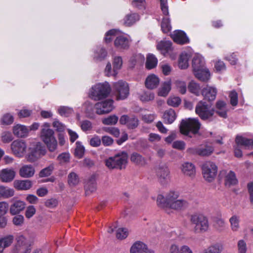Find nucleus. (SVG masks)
Here are the masks:
<instances>
[{"instance_id":"f257e3e1","label":"nucleus","mask_w":253,"mask_h":253,"mask_svg":"<svg viewBox=\"0 0 253 253\" xmlns=\"http://www.w3.org/2000/svg\"><path fill=\"white\" fill-rule=\"evenodd\" d=\"M179 196L178 192L175 191H170L165 196L159 194L157 198V205L159 208L166 211L182 210L188 207V203L186 200L177 199Z\"/></svg>"},{"instance_id":"f03ea898","label":"nucleus","mask_w":253,"mask_h":253,"mask_svg":"<svg viewBox=\"0 0 253 253\" xmlns=\"http://www.w3.org/2000/svg\"><path fill=\"white\" fill-rule=\"evenodd\" d=\"M41 132V138L46 145L49 151L54 152L57 147V141L54 136V131L49 128L48 123H44Z\"/></svg>"},{"instance_id":"7ed1b4c3","label":"nucleus","mask_w":253,"mask_h":253,"mask_svg":"<svg viewBox=\"0 0 253 253\" xmlns=\"http://www.w3.org/2000/svg\"><path fill=\"white\" fill-rule=\"evenodd\" d=\"M195 113L204 121L212 122L215 118L214 109L211 108V105L202 100L199 101L197 104Z\"/></svg>"},{"instance_id":"20e7f679","label":"nucleus","mask_w":253,"mask_h":253,"mask_svg":"<svg viewBox=\"0 0 253 253\" xmlns=\"http://www.w3.org/2000/svg\"><path fill=\"white\" fill-rule=\"evenodd\" d=\"M111 90L110 85L108 83H98L92 86L89 96L94 100H100L107 98Z\"/></svg>"},{"instance_id":"39448f33","label":"nucleus","mask_w":253,"mask_h":253,"mask_svg":"<svg viewBox=\"0 0 253 253\" xmlns=\"http://www.w3.org/2000/svg\"><path fill=\"white\" fill-rule=\"evenodd\" d=\"M128 156L126 153L122 152L109 157L105 161L106 166L110 169H125L127 163Z\"/></svg>"},{"instance_id":"423d86ee","label":"nucleus","mask_w":253,"mask_h":253,"mask_svg":"<svg viewBox=\"0 0 253 253\" xmlns=\"http://www.w3.org/2000/svg\"><path fill=\"white\" fill-rule=\"evenodd\" d=\"M201 123L197 119L189 118L182 120L179 126L180 132L186 136H189V133L197 134L201 127Z\"/></svg>"},{"instance_id":"0eeeda50","label":"nucleus","mask_w":253,"mask_h":253,"mask_svg":"<svg viewBox=\"0 0 253 253\" xmlns=\"http://www.w3.org/2000/svg\"><path fill=\"white\" fill-rule=\"evenodd\" d=\"M190 220L195 225L194 231L196 233H202L207 231L209 227L207 217L202 214L194 213L190 215Z\"/></svg>"},{"instance_id":"6e6552de","label":"nucleus","mask_w":253,"mask_h":253,"mask_svg":"<svg viewBox=\"0 0 253 253\" xmlns=\"http://www.w3.org/2000/svg\"><path fill=\"white\" fill-rule=\"evenodd\" d=\"M202 174L205 179L208 182H212L215 178L217 172V167L211 161L205 162L201 167Z\"/></svg>"},{"instance_id":"1a4fd4ad","label":"nucleus","mask_w":253,"mask_h":253,"mask_svg":"<svg viewBox=\"0 0 253 253\" xmlns=\"http://www.w3.org/2000/svg\"><path fill=\"white\" fill-rule=\"evenodd\" d=\"M113 88L116 95L117 100H124L129 94V86L127 83L123 81H119L115 83Z\"/></svg>"},{"instance_id":"9d476101","label":"nucleus","mask_w":253,"mask_h":253,"mask_svg":"<svg viewBox=\"0 0 253 253\" xmlns=\"http://www.w3.org/2000/svg\"><path fill=\"white\" fill-rule=\"evenodd\" d=\"M46 152V150L44 146L41 142H38L33 148H31L27 155V161L29 162H34L41 156H44Z\"/></svg>"},{"instance_id":"9b49d317","label":"nucleus","mask_w":253,"mask_h":253,"mask_svg":"<svg viewBox=\"0 0 253 253\" xmlns=\"http://www.w3.org/2000/svg\"><path fill=\"white\" fill-rule=\"evenodd\" d=\"M160 2L161 10L164 15L165 16V17L163 18L161 23V28L164 33H167L169 32L171 29L170 20L169 17V12L167 4V0H160Z\"/></svg>"},{"instance_id":"f8f14e48","label":"nucleus","mask_w":253,"mask_h":253,"mask_svg":"<svg viewBox=\"0 0 253 253\" xmlns=\"http://www.w3.org/2000/svg\"><path fill=\"white\" fill-rule=\"evenodd\" d=\"M113 103L114 101L111 99L96 103L94 105L96 113L98 115L109 113L114 108Z\"/></svg>"},{"instance_id":"ddd939ff","label":"nucleus","mask_w":253,"mask_h":253,"mask_svg":"<svg viewBox=\"0 0 253 253\" xmlns=\"http://www.w3.org/2000/svg\"><path fill=\"white\" fill-rule=\"evenodd\" d=\"M119 122L121 125H126L128 129H135L139 125L138 119L133 115H123L120 117Z\"/></svg>"},{"instance_id":"4468645a","label":"nucleus","mask_w":253,"mask_h":253,"mask_svg":"<svg viewBox=\"0 0 253 253\" xmlns=\"http://www.w3.org/2000/svg\"><path fill=\"white\" fill-rule=\"evenodd\" d=\"M26 144L25 141L22 140H16L13 141L11 148L13 153L18 157H22L26 149Z\"/></svg>"},{"instance_id":"2eb2a0df","label":"nucleus","mask_w":253,"mask_h":253,"mask_svg":"<svg viewBox=\"0 0 253 253\" xmlns=\"http://www.w3.org/2000/svg\"><path fill=\"white\" fill-rule=\"evenodd\" d=\"M156 175L159 182L165 184L169 177V170L166 165H160L156 170Z\"/></svg>"},{"instance_id":"dca6fc26","label":"nucleus","mask_w":253,"mask_h":253,"mask_svg":"<svg viewBox=\"0 0 253 253\" xmlns=\"http://www.w3.org/2000/svg\"><path fill=\"white\" fill-rule=\"evenodd\" d=\"M173 41L180 44H186L189 42V39L185 33L181 30H175L170 35Z\"/></svg>"},{"instance_id":"f3484780","label":"nucleus","mask_w":253,"mask_h":253,"mask_svg":"<svg viewBox=\"0 0 253 253\" xmlns=\"http://www.w3.org/2000/svg\"><path fill=\"white\" fill-rule=\"evenodd\" d=\"M201 93L205 100L212 101L215 100L217 94V89L215 87L207 85L203 88Z\"/></svg>"},{"instance_id":"a211bd4d","label":"nucleus","mask_w":253,"mask_h":253,"mask_svg":"<svg viewBox=\"0 0 253 253\" xmlns=\"http://www.w3.org/2000/svg\"><path fill=\"white\" fill-rule=\"evenodd\" d=\"M130 252V253H154L153 251L148 250L146 245L140 241L132 246Z\"/></svg>"},{"instance_id":"6ab92c4d","label":"nucleus","mask_w":253,"mask_h":253,"mask_svg":"<svg viewBox=\"0 0 253 253\" xmlns=\"http://www.w3.org/2000/svg\"><path fill=\"white\" fill-rule=\"evenodd\" d=\"M131 40L129 36L123 35L118 36L114 41L115 45L118 47H126L130 46Z\"/></svg>"},{"instance_id":"aec40b11","label":"nucleus","mask_w":253,"mask_h":253,"mask_svg":"<svg viewBox=\"0 0 253 253\" xmlns=\"http://www.w3.org/2000/svg\"><path fill=\"white\" fill-rule=\"evenodd\" d=\"M192 68L193 72L206 68L204 57L199 54L194 56L192 60Z\"/></svg>"},{"instance_id":"412c9836","label":"nucleus","mask_w":253,"mask_h":253,"mask_svg":"<svg viewBox=\"0 0 253 253\" xmlns=\"http://www.w3.org/2000/svg\"><path fill=\"white\" fill-rule=\"evenodd\" d=\"M159 83V78L154 74H151L146 79L145 84L147 88L153 89L158 86Z\"/></svg>"},{"instance_id":"4be33fe9","label":"nucleus","mask_w":253,"mask_h":253,"mask_svg":"<svg viewBox=\"0 0 253 253\" xmlns=\"http://www.w3.org/2000/svg\"><path fill=\"white\" fill-rule=\"evenodd\" d=\"M15 175L14 171L12 169H3L0 173V179L2 182H10L14 179Z\"/></svg>"},{"instance_id":"5701e85b","label":"nucleus","mask_w":253,"mask_h":253,"mask_svg":"<svg viewBox=\"0 0 253 253\" xmlns=\"http://www.w3.org/2000/svg\"><path fill=\"white\" fill-rule=\"evenodd\" d=\"M25 208V203L21 201H15L10 206L9 211L11 214L16 215L20 212Z\"/></svg>"},{"instance_id":"b1692460","label":"nucleus","mask_w":253,"mask_h":253,"mask_svg":"<svg viewBox=\"0 0 253 253\" xmlns=\"http://www.w3.org/2000/svg\"><path fill=\"white\" fill-rule=\"evenodd\" d=\"M35 172V169L32 165H24L20 169L19 174L22 177L29 178L34 175Z\"/></svg>"},{"instance_id":"393cba45","label":"nucleus","mask_w":253,"mask_h":253,"mask_svg":"<svg viewBox=\"0 0 253 253\" xmlns=\"http://www.w3.org/2000/svg\"><path fill=\"white\" fill-rule=\"evenodd\" d=\"M32 243L27 240L23 235L18 236L16 238V243L15 245L14 252L20 251L21 249Z\"/></svg>"},{"instance_id":"a878e982","label":"nucleus","mask_w":253,"mask_h":253,"mask_svg":"<svg viewBox=\"0 0 253 253\" xmlns=\"http://www.w3.org/2000/svg\"><path fill=\"white\" fill-rule=\"evenodd\" d=\"M226 106V103L221 100L217 101L215 104V107L217 109L215 111L216 113L223 118H226L227 117Z\"/></svg>"},{"instance_id":"bb28decb","label":"nucleus","mask_w":253,"mask_h":253,"mask_svg":"<svg viewBox=\"0 0 253 253\" xmlns=\"http://www.w3.org/2000/svg\"><path fill=\"white\" fill-rule=\"evenodd\" d=\"M28 129L25 126L16 125L13 128V132L15 135L18 137H25L28 134Z\"/></svg>"},{"instance_id":"cd10ccee","label":"nucleus","mask_w":253,"mask_h":253,"mask_svg":"<svg viewBox=\"0 0 253 253\" xmlns=\"http://www.w3.org/2000/svg\"><path fill=\"white\" fill-rule=\"evenodd\" d=\"M14 185L17 190H27L31 188L32 183L30 180H17L14 182Z\"/></svg>"},{"instance_id":"c85d7f7f","label":"nucleus","mask_w":253,"mask_h":253,"mask_svg":"<svg viewBox=\"0 0 253 253\" xmlns=\"http://www.w3.org/2000/svg\"><path fill=\"white\" fill-rule=\"evenodd\" d=\"M194 74L198 80L204 82L208 81L211 77L210 72L207 68L195 71L194 72Z\"/></svg>"},{"instance_id":"c756f323","label":"nucleus","mask_w":253,"mask_h":253,"mask_svg":"<svg viewBox=\"0 0 253 253\" xmlns=\"http://www.w3.org/2000/svg\"><path fill=\"white\" fill-rule=\"evenodd\" d=\"M176 115L174 110L169 109L166 110L163 115L164 121L165 124H171L176 119Z\"/></svg>"},{"instance_id":"7c9ffc66","label":"nucleus","mask_w":253,"mask_h":253,"mask_svg":"<svg viewBox=\"0 0 253 253\" xmlns=\"http://www.w3.org/2000/svg\"><path fill=\"white\" fill-rule=\"evenodd\" d=\"M236 143L238 146H243L246 148H250L253 146L252 139L247 138L242 136L237 135L235 139Z\"/></svg>"},{"instance_id":"2f4dec72","label":"nucleus","mask_w":253,"mask_h":253,"mask_svg":"<svg viewBox=\"0 0 253 253\" xmlns=\"http://www.w3.org/2000/svg\"><path fill=\"white\" fill-rule=\"evenodd\" d=\"M84 188L86 195H88L96 190V183L94 176L92 175L90 177L85 184Z\"/></svg>"},{"instance_id":"473e14b6","label":"nucleus","mask_w":253,"mask_h":253,"mask_svg":"<svg viewBox=\"0 0 253 253\" xmlns=\"http://www.w3.org/2000/svg\"><path fill=\"white\" fill-rule=\"evenodd\" d=\"M130 159L132 163L138 166H142L146 164L145 158L136 152L131 154Z\"/></svg>"},{"instance_id":"72a5a7b5","label":"nucleus","mask_w":253,"mask_h":253,"mask_svg":"<svg viewBox=\"0 0 253 253\" xmlns=\"http://www.w3.org/2000/svg\"><path fill=\"white\" fill-rule=\"evenodd\" d=\"M182 170L185 175L193 176L195 175L196 170L195 166L191 163H185L182 165Z\"/></svg>"},{"instance_id":"f704fd0d","label":"nucleus","mask_w":253,"mask_h":253,"mask_svg":"<svg viewBox=\"0 0 253 253\" xmlns=\"http://www.w3.org/2000/svg\"><path fill=\"white\" fill-rule=\"evenodd\" d=\"M139 16L136 13L127 14L124 19V23L125 25L129 26L139 20Z\"/></svg>"},{"instance_id":"c9c22d12","label":"nucleus","mask_w":253,"mask_h":253,"mask_svg":"<svg viewBox=\"0 0 253 253\" xmlns=\"http://www.w3.org/2000/svg\"><path fill=\"white\" fill-rule=\"evenodd\" d=\"M158 63L157 59L153 54H148L146 58L145 67L148 70L154 68Z\"/></svg>"},{"instance_id":"e433bc0d","label":"nucleus","mask_w":253,"mask_h":253,"mask_svg":"<svg viewBox=\"0 0 253 253\" xmlns=\"http://www.w3.org/2000/svg\"><path fill=\"white\" fill-rule=\"evenodd\" d=\"M171 89L170 81L165 82L159 89L158 95L160 96H166Z\"/></svg>"},{"instance_id":"4c0bfd02","label":"nucleus","mask_w":253,"mask_h":253,"mask_svg":"<svg viewBox=\"0 0 253 253\" xmlns=\"http://www.w3.org/2000/svg\"><path fill=\"white\" fill-rule=\"evenodd\" d=\"M160 50L162 54L166 57H169L172 60L176 59L177 55V52L174 48H158Z\"/></svg>"},{"instance_id":"58836bf2","label":"nucleus","mask_w":253,"mask_h":253,"mask_svg":"<svg viewBox=\"0 0 253 253\" xmlns=\"http://www.w3.org/2000/svg\"><path fill=\"white\" fill-rule=\"evenodd\" d=\"M238 180L236 178V175L233 171H230L226 175L225 178V184L226 185L230 186L231 185H235L237 183Z\"/></svg>"},{"instance_id":"ea45409f","label":"nucleus","mask_w":253,"mask_h":253,"mask_svg":"<svg viewBox=\"0 0 253 253\" xmlns=\"http://www.w3.org/2000/svg\"><path fill=\"white\" fill-rule=\"evenodd\" d=\"M188 54L182 53L180 54L178 60V66L181 69H186L188 67Z\"/></svg>"},{"instance_id":"a19ab883","label":"nucleus","mask_w":253,"mask_h":253,"mask_svg":"<svg viewBox=\"0 0 253 253\" xmlns=\"http://www.w3.org/2000/svg\"><path fill=\"white\" fill-rule=\"evenodd\" d=\"M188 89L189 91L196 96H199L201 93V88L200 85L194 82H191L188 85Z\"/></svg>"},{"instance_id":"79ce46f5","label":"nucleus","mask_w":253,"mask_h":253,"mask_svg":"<svg viewBox=\"0 0 253 253\" xmlns=\"http://www.w3.org/2000/svg\"><path fill=\"white\" fill-rule=\"evenodd\" d=\"M214 151V148L212 146L206 145L204 147H200L199 156L202 157L209 156Z\"/></svg>"},{"instance_id":"37998d69","label":"nucleus","mask_w":253,"mask_h":253,"mask_svg":"<svg viewBox=\"0 0 253 253\" xmlns=\"http://www.w3.org/2000/svg\"><path fill=\"white\" fill-rule=\"evenodd\" d=\"M14 240V237L9 235L0 239V245L2 246L3 249L11 245Z\"/></svg>"},{"instance_id":"c03bdc74","label":"nucleus","mask_w":253,"mask_h":253,"mask_svg":"<svg viewBox=\"0 0 253 253\" xmlns=\"http://www.w3.org/2000/svg\"><path fill=\"white\" fill-rule=\"evenodd\" d=\"M107 55V52L105 48H97L94 52V58L96 60L102 61L104 60Z\"/></svg>"},{"instance_id":"a18cd8bd","label":"nucleus","mask_w":253,"mask_h":253,"mask_svg":"<svg viewBox=\"0 0 253 253\" xmlns=\"http://www.w3.org/2000/svg\"><path fill=\"white\" fill-rule=\"evenodd\" d=\"M14 191L12 189L7 188L4 186H0V198H9L14 195Z\"/></svg>"},{"instance_id":"49530a36","label":"nucleus","mask_w":253,"mask_h":253,"mask_svg":"<svg viewBox=\"0 0 253 253\" xmlns=\"http://www.w3.org/2000/svg\"><path fill=\"white\" fill-rule=\"evenodd\" d=\"M119 31L116 29H111L107 32L105 35L104 41L106 43L110 42L118 34Z\"/></svg>"},{"instance_id":"de8ad7c7","label":"nucleus","mask_w":253,"mask_h":253,"mask_svg":"<svg viewBox=\"0 0 253 253\" xmlns=\"http://www.w3.org/2000/svg\"><path fill=\"white\" fill-rule=\"evenodd\" d=\"M222 250V246L219 244H215L205 249L203 253H220Z\"/></svg>"},{"instance_id":"09e8293b","label":"nucleus","mask_w":253,"mask_h":253,"mask_svg":"<svg viewBox=\"0 0 253 253\" xmlns=\"http://www.w3.org/2000/svg\"><path fill=\"white\" fill-rule=\"evenodd\" d=\"M70 155L69 153L63 152L59 154L57 157V160L60 165H63L69 162Z\"/></svg>"},{"instance_id":"8fccbe9b","label":"nucleus","mask_w":253,"mask_h":253,"mask_svg":"<svg viewBox=\"0 0 253 253\" xmlns=\"http://www.w3.org/2000/svg\"><path fill=\"white\" fill-rule=\"evenodd\" d=\"M68 183L70 186H75L79 182L78 175L74 172H70L68 176Z\"/></svg>"},{"instance_id":"3c124183","label":"nucleus","mask_w":253,"mask_h":253,"mask_svg":"<svg viewBox=\"0 0 253 253\" xmlns=\"http://www.w3.org/2000/svg\"><path fill=\"white\" fill-rule=\"evenodd\" d=\"M118 121V117L115 115H110L102 120V123L105 125H114Z\"/></svg>"},{"instance_id":"603ef678","label":"nucleus","mask_w":253,"mask_h":253,"mask_svg":"<svg viewBox=\"0 0 253 253\" xmlns=\"http://www.w3.org/2000/svg\"><path fill=\"white\" fill-rule=\"evenodd\" d=\"M58 112L61 116L67 117L72 114L73 110L68 107L62 106L58 109Z\"/></svg>"},{"instance_id":"864d4df0","label":"nucleus","mask_w":253,"mask_h":253,"mask_svg":"<svg viewBox=\"0 0 253 253\" xmlns=\"http://www.w3.org/2000/svg\"><path fill=\"white\" fill-rule=\"evenodd\" d=\"M14 118L12 115L9 113L4 114L1 119V123L2 125H10L13 123Z\"/></svg>"},{"instance_id":"5fc2aeb1","label":"nucleus","mask_w":253,"mask_h":253,"mask_svg":"<svg viewBox=\"0 0 253 253\" xmlns=\"http://www.w3.org/2000/svg\"><path fill=\"white\" fill-rule=\"evenodd\" d=\"M54 169V167L53 165H51L47 167L42 169L39 172V177H46L50 175L53 170Z\"/></svg>"},{"instance_id":"6e6d98bb","label":"nucleus","mask_w":253,"mask_h":253,"mask_svg":"<svg viewBox=\"0 0 253 253\" xmlns=\"http://www.w3.org/2000/svg\"><path fill=\"white\" fill-rule=\"evenodd\" d=\"M123 64V60L120 56L115 57L113 63V70L115 74H117V71L120 69Z\"/></svg>"},{"instance_id":"4d7b16f0","label":"nucleus","mask_w":253,"mask_h":253,"mask_svg":"<svg viewBox=\"0 0 253 253\" xmlns=\"http://www.w3.org/2000/svg\"><path fill=\"white\" fill-rule=\"evenodd\" d=\"M232 230L236 231L239 227V220L236 215L232 216L229 219Z\"/></svg>"},{"instance_id":"13d9d810","label":"nucleus","mask_w":253,"mask_h":253,"mask_svg":"<svg viewBox=\"0 0 253 253\" xmlns=\"http://www.w3.org/2000/svg\"><path fill=\"white\" fill-rule=\"evenodd\" d=\"M1 138L2 142L4 143H9L13 139L12 134L11 132L9 131H4L2 132Z\"/></svg>"},{"instance_id":"bf43d9fd","label":"nucleus","mask_w":253,"mask_h":253,"mask_svg":"<svg viewBox=\"0 0 253 253\" xmlns=\"http://www.w3.org/2000/svg\"><path fill=\"white\" fill-rule=\"evenodd\" d=\"M181 102V99L179 97H170L167 100L168 104L173 107H178L180 104Z\"/></svg>"},{"instance_id":"052dcab7","label":"nucleus","mask_w":253,"mask_h":253,"mask_svg":"<svg viewBox=\"0 0 253 253\" xmlns=\"http://www.w3.org/2000/svg\"><path fill=\"white\" fill-rule=\"evenodd\" d=\"M156 115L155 114H142L141 120L146 124H151L155 119Z\"/></svg>"},{"instance_id":"680f3d73","label":"nucleus","mask_w":253,"mask_h":253,"mask_svg":"<svg viewBox=\"0 0 253 253\" xmlns=\"http://www.w3.org/2000/svg\"><path fill=\"white\" fill-rule=\"evenodd\" d=\"M128 235V231L126 228H119L116 232V237L118 239H124L127 237Z\"/></svg>"},{"instance_id":"e2e57ef3","label":"nucleus","mask_w":253,"mask_h":253,"mask_svg":"<svg viewBox=\"0 0 253 253\" xmlns=\"http://www.w3.org/2000/svg\"><path fill=\"white\" fill-rule=\"evenodd\" d=\"M230 98V104L233 106H235L238 104V93L235 90L231 91L229 95Z\"/></svg>"},{"instance_id":"0e129e2a","label":"nucleus","mask_w":253,"mask_h":253,"mask_svg":"<svg viewBox=\"0 0 253 253\" xmlns=\"http://www.w3.org/2000/svg\"><path fill=\"white\" fill-rule=\"evenodd\" d=\"M77 147L75 150V155L79 158L83 157L84 153V148L83 145L79 144V142H76Z\"/></svg>"},{"instance_id":"69168bd1","label":"nucleus","mask_w":253,"mask_h":253,"mask_svg":"<svg viewBox=\"0 0 253 253\" xmlns=\"http://www.w3.org/2000/svg\"><path fill=\"white\" fill-rule=\"evenodd\" d=\"M104 130L116 137H119L120 134V129L116 127H105Z\"/></svg>"},{"instance_id":"338daca9","label":"nucleus","mask_w":253,"mask_h":253,"mask_svg":"<svg viewBox=\"0 0 253 253\" xmlns=\"http://www.w3.org/2000/svg\"><path fill=\"white\" fill-rule=\"evenodd\" d=\"M177 88L179 91L182 94H184L186 92V84L182 81H176L175 83Z\"/></svg>"},{"instance_id":"774afa93","label":"nucleus","mask_w":253,"mask_h":253,"mask_svg":"<svg viewBox=\"0 0 253 253\" xmlns=\"http://www.w3.org/2000/svg\"><path fill=\"white\" fill-rule=\"evenodd\" d=\"M239 253H246L247 245L246 242L243 240H239L238 243Z\"/></svg>"}]
</instances>
